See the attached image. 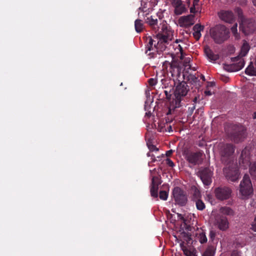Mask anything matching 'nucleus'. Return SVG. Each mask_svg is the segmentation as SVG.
Instances as JSON below:
<instances>
[{
  "instance_id": "nucleus-55",
  "label": "nucleus",
  "mask_w": 256,
  "mask_h": 256,
  "mask_svg": "<svg viewBox=\"0 0 256 256\" xmlns=\"http://www.w3.org/2000/svg\"><path fill=\"white\" fill-rule=\"evenodd\" d=\"M190 108L191 109V111L192 112L195 108V106L194 104V106L192 108Z\"/></svg>"
},
{
  "instance_id": "nucleus-61",
  "label": "nucleus",
  "mask_w": 256,
  "mask_h": 256,
  "mask_svg": "<svg viewBox=\"0 0 256 256\" xmlns=\"http://www.w3.org/2000/svg\"><path fill=\"white\" fill-rule=\"evenodd\" d=\"M178 40H176V43H178Z\"/></svg>"
},
{
  "instance_id": "nucleus-48",
  "label": "nucleus",
  "mask_w": 256,
  "mask_h": 256,
  "mask_svg": "<svg viewBox=\"0 0 256 256\" xmlns=\"http://www.w3.org/2000/svg\"><path fill=\"white\" fill-rule=\"evenodd\" d=\"M180 20H182L183 22H187L188 20V16H182L180 18Z\"/></svg>"
},
{
  "instance_id": "nucleus-54",
  "label": "nucleus",
  "mask_w": 256,
  "mask_h": 256,
  "mask_svg": "<svg viewBox=\"0 0 256 256\" xmlns=\"http://www.w3.org/2000/svg\"><path fill=\"white\" fill-rule=\"evenodd\" d=\"M198 100V97L196 96L192 100V102H194V104L196 103Z\"/></svg>"
},
{
  "instance_id": "nucleus-9",
  "label": "nucleus",
  "mask_w": 256,
  "mask_h": 256,
  "mask_svg": "<svg viewBox=\"0 0 256 256\" xmlns=\"http://www.w3.org/2000/svg\"><path fill=\"white\" fill-rule=\"evenodd\" d=\"M224 175L228 180L232 182L237 181L240 177V172L238 166L236 165L229 166L224 168Z\"/></svg>"
},
{
  "instance_id": "nucleus-38",
  "label": "nucleus",
  "mask_w": 256,
  "mask_h": 256,
  "mask_svg": "<svg viewBox=\"0 0 256 256\" xmlns=\"http://www.w3.org/2000/svg\"><path fill=\"white\" fill-rule=\"evenodd\" d=\"M250 228L254 232H256V214L254 216V220L251 224V226Z\"/></svg>"
},
{
  "instance_id": "nucleus-13",
  "label": "nucleus",
  "mask_w": 256,
  "mask_h": 256,
  "mask_svg": "<svg viewBox=\"0 0 256 256\" xmlns=\"http://www.w3.org/2000/svg\"><path fill=\"white\" fill-rule=\"evenodd\" d=\"M244 128L235 125L232 127V131L230 134L231 138L235 142H239L244 138Z\"/></svg>"
},
{
  "instance_id": "nucleus-49",
  "label": "nucleus",
  "mask_w": 256,
  "mask_h": 256,
  "mask_svg": "<svg viewBox=\"0 0 256 256\" xmlns=\"http://www.w3.org/2000/svg\"><path fill=\"white\" fill-rule=\"evenodd\" d=\"M220 79L224 81V82H228V80H229V78L227 76H220Z\"/></svg>"
},
{
  "instance_id": "nucleus-19",
  "label": "nucleus",
  "mask_w": 256,
  "mask_h": 256,
  "mask_svg": "<svg viewBox=\"0 0 256 256\" xmlns=\"http://www.w3.org/2000/svg\"><path fill=\"white\" fill-rule=\"evenodd\" d=\"M144 19L145 22L150 26L156 32L160 28L157 26L158 19L156 18V16H149L148 15L147 16H146Z\"/></svg>"
},
{
  "instance_id": "nucleus-12",
  "label": "nucleus",
  "mask_w": 256,
  "mask_h": 256,
  "mask_svg": "<svg viewBox=\"0 0 256 256\" xmlns=\"http://www.w3.org/2000/svg\"><path fill=\"white\" fill-rule=\"evenodd\" d=\"M214 193L216 198L222 201L230 197L232 190L227 186H220L215 188Z\"/></svg>"
},
{
  "instance_id": "nucleus-28",
  "label": "nucleus",
  "mask_w": 256,
  "mask_h": 256,
  "mask_svg": "<svg viewBox=\"0 0 256 256\" xmlns=\"http://www.w3.org/2000/svg\"><path fill=\"white\" fill-rule=\"evenodd\" d=\"M135 30L137 32H140L143 30L144 24L142 20L137 19L134 22Z\"/></svg>"
},
{
  "instance_id": "nucleus-53",
  "label": "nucleus",
  "mask_w": 256,
  "mask_h": 256,
  "mask_svg": "<svg viewBox=\"0 0 256 256\" xmlns=\"http://www.w3.org/2000/svg\"><path fill=\"white\" fill-rule=\"evenodd\" d=\"M189 252V255H188V256H198L195 254H194L191 252Z\"/></svg>"
},
{
  "instance_id": "nucleus-31",
  "label": "nucleus",
  "mask_w": 256,
  "mask_h": 256,
  "mask_svg": "<svg viewBox=\"0 0 256 256\" xmlns=\"http://www.w3.org/2000/svg\"><path fill=\"white\" fill-rule=\"evenodd\" d=\"M249 171L252 178L256 180V162L250 164Z\"/></svg>"
},
{
  "instance_id": "nucleus-37",
  "label": "nucleus",
  "mask_w": 256,
  "mask_h": 256,
  "mask_svg": "<svg viewBox=\"0 0 256 256\" xmlns=\"http://www.w3.org/2000/svg\"><path fill=\"white\" fill-rule=\"evenodd\" d=\"M204 28V26L199 24H196L194 26L193 28V30L194 32H200L201 31L203 30Z\"/></svg>"
},
{
  "instance_id": "nucleus-62",
  "label": "nucleus",
  "mask_w": 256,
  "mask_h": 256,
  "mask_svg": "<svg viewBox=\"0 0 256 256\" xmlns=\"http://www.w3.org/2000/svg\"><path fill=\"white\" fill-rule=\"evenodd\" d=\"M172 128L171 126H170V128H169V130H170Z\"/></svg>"
},
{
  "instance_id": "nucleus-36",
  "label": "nucleus",
  "mask_w": 256,
  "mask_h": 256,
  "mask_svg": "<svg viewBox=\"0 0 256 256\" xmlns=\"http://www.w3.org/2000/svg\"><path fill=\"white\" fill-rule=\"evenodd\" d=\"M236 12L237 13L239 18L240 19V20H242V19L246 18L242 14V10L240 8H236Z\"/></svg>"
},
{
  "instance_id": "nucleus-20",
  "label": "nucleus",
  "mask_w": 256,
  "mask_h": 256,
  "mask_svg": "<svg viewBox=\"0 0 256 256\" xmlns=\"http://www.w3.org/2000/svg\"><path fill=\"white\" fill-rule=\"evenodd\" d=\"M204 52L208 58L210 60L216 61L219 58V56L218 54H214L208 46L204 48Z\"/></svg>"
},
{
  "instance_id": "nucleus-32",
  "label": "nucleus",
  "mask_w": 256,
  "mask_h": 256,
  "mask_svg": "<svg viewBox=\"0 0 256 256\" xmlns=\"http://www.w3.org/2000/svg\"><path fill=\"white\" fill-rule=\"evenodd\" d=\"M197 238L200 244H203L206 243L208 241L206 233L204 232H200L197 236Z\"/></svg>"
},
{
  "instance_id": "nucleus-29",
  "label": "nucleus",
  "mask_w": 256,
  "mask_h": 256,
  "mask_svg": "<svg viewBox=\"0 0 256 256\" xmlns=\"http://www.w3.org/2000/svg\"><path fill=\"white\" fill-rule=\"evenodd\" d=\"M220 212L223 214L227 216H233L234 214V210L230 208L228 206L222 207Z\"/></svg>"
},
{
  "instance_id": "nucleus-58",
  "label": "nucleus",
  "mask_w": 256,
  "mask_h": 256,
  "mask_svg": "<svg viewBox=\"0 0 256 256\" xmlns=\"http://www.w3.org/2000/svg\"><path fill=\"white\" fill-rule=\"evenodd\" d=\"M201 78L203 80H205L204 76L203 75H201Z\"/></svg>"
},
{
  "instance_id": "nucleus-16",
  "label": "nucleus",
  "mask_w": 256,
  "mask_h": 256,
  "mask_svg": "<svg viewBox=\"0 0 256 256\" xmlns=\"http://www.w3.org/2000/svg\"><path fill=\"white\" fill-rule=\"evenodd\" d=\"M218 16L222 20L226 22L232 24L235 20L234 16L231 10H220L218 12Z\"/></svg>"
},
{
  "instance_id": "nucleus-51",
  "label": "nucleus",
  "mask_w": 256,
  "mask_h": 256,
  "mask_svg": "<svg viewBox=\"0 0 256 256\" xmlns=\"http://www.w3.org/2000/svg\"><path fill=\"white\" fill-rule=\"evenodd\" d=\"M204 94L206 96H211L212 94V93L210 90H206L204 91Z\"/></svg>"
},
{
  "instance_id": "nucleus-14",
  "label": "nucleus",
  "mask_w": 256,
  "mask_h": 256,
  "mask_svg": "<svg viewBox=\"0 0 256 256\" xmlns=\"http://www.w3.org/2000/svg\"><path fill=\"white\" fill-rule=\"evenodd\" d=\"M214 224L222 231H226L229 227V222L227 218L220 214H217L215 216Z\"/></svg>"
},
{
  "instance_id": "nucleus-7",
  "label": "nucleus",
  "mask_w": 256,
  "mask_h": 256,
  "mask_svg": "<svg viewBox=\"0 0 256 256\" xmlns=\"http://www.w3.org/2000/svg\"><path fill=\"white\" fill-rule=\"evenodd\" d=\"M186 160L192 166L199 165L202 162L203 152L202 150L196 152H184Z\"/></svg>"
},
{
  "instance_id": "nucleus-5",
  "label": "nucleus",
  "mask_w": 256,
  "mask_h": 256,
  "mask_svg": "<svg viewBox=\"0 0 256 256\" xmlns=\"http://www.w3.org/2000/svg\"><path fill=\"white\" fill-rule=\"evenodd\" d=\"M172 4L174 8V14L178 16L188 11V8L190 7V0H172Z\"/></svg>"
},
{
  "instance_id": "nucleus-56",
  "label": "nucleus",
  "mask_w": 256,
  "mask_h": 256,
  "mask_svg": "<svg viewBox=\"0 0 256 256\" xmlns=\"http://www.w3.org/2000/svg\"><path fill=\"white\" fill-rule=\"evenodd\" d=\"M252 118L254 119H256V112H254L252 115Z\"/></svg>"
},
{
  "instance_id": "nucleus-34",
  "label": "nucleus",
  "mask_w": 256,
  "mask_h": 256,
  "mask_svg": "<svg viewBox=\"0 0 256 256\" xmlns=\"http://www.w3.org/2000/svg\"><path fill=\"white\" fill-rule=\"evenodd\" d=\"M160 198L164 200H166L168 198V192L165 190H160L159 194Z\"/></svg>"
},
{
  "instance_id": "nucleus-43",
  "label": "nucleus",
  "mask_w": 256,
  "mask_h": 256,
  "mask_svg": "<svg viewBox=\"0 0 256 256\" xmlns=\"http://www.w3.org/2000/svg\"><path fill=\"white\" fill-rule=\"evenodd\" d=\"M231 256H242V255L240 252L237 250H234L232 252Z\"/></svg>"
},
{
  "instance_id": "nucleus-52",
  "label": "nucleus",
  "mask_w": 256,
  "mask_h": 256,
  "mask_svg": "<svg viewBox=\"0 0 256 256\" xmlns=\"http://www.w3.org/2000/svg\"><path fill=\"white\" fill-rule=\"evenodd\" d=\"M178 46L180 47V53H181V56H180V58L181 59H182V52L183 51L182 50V48L179 45Z\"/></svg>"
},
{
  "instance_id": "nucleus-40",
  "label": "nucleus",
  "mask_w": 256,
  "mask_h": 256,
  "mask_svg": "<svg viewBox=\"0 0 256 256\" xmlns=\"http://www.w3.org/2000/svg\"><path fill=\"white\" fill-rule=\"evenodd\" d=\"M216 236V233L214 230H210L209 234L210 238L212 241H213Z\"/></svg>"
},
{
  "instance_id": "nucleus-41",
  "label": "nucleus",
  "mask_w": 256,
  "mask_h": 256,
  "mask_svg": "<svg viewBox=\"0 0 256 256\" xmlns=\"http://www.w3.org/2000/svg\"><path fill=\"white\" fill-rule=\"evenodd\" d=\"M237 24L236 23L231 28V31L232 32V34H234V35H236V34H237Z\"/></svg>"
},
{
  "instance_id": "nucleus-6",
  "label": "nucleus",
  "mask_w": 256,
  "mask_h": 256,
  "mask_svg": "<svg viewBox=\"0 0 256 256\" xmlns=\"http://www.w3.org/2000/svg\"><path fill=\"white\" fill-rule=\"evenodd\" d=\"M240 192L244 196H248L253 192V188L249 176L245 174L240 184Z\"/></svg>"
},
{
  "instance_id": "nucleus-42",
  "label": "nucleus",
  "mask_w": 256,
  "mask_h": 256,
  "mask_svg": "<svg viewBox=\"0 0 256 256\" xmlns=\"http://www.w3.org/2000/svg\"><path fill=\"white\" fill-rule=\"evenodd\" d=\"M193 36L196 40H198L201 36L200 32H194L193 33Z\"/></svg>"
},
{
  "instance_id": "nucleus-25",
  "label": "nucleus",
  "mask_w": 256,
  "mask_h": 256,
  "mask_svg": "<svg viewBox=\"0 0 256 256\" xmlns=\"http://www.w3.org/2000/svg\"><path fill=\"white\" fill-rule=\"evenodd\" d=\"M195 202L196 208L198 210L202 211L206 208V205L201 198H198L192 200Z\"/></svg>"
},
{
  "instance_id": "nucleus-33",
  "label": "nucleus",
  "mask_w": 256,
  "mask_h": 256,
  "mask_svg": "<svg viewBox=\"0 0 256 256\" xmlns=\"http://www.w3.org/2000/svg\"><path fill=\"white\" fill-rule=\"evenodd\" d=\"M199 0H193L192 6L190 8V12L195 14L196 12V9L198 6Z\"/></svg>"
},
{
  "instance_id": "nucleus-39",
  "label": "nucleus",
  "mask_w": 256,
  "mask_h": 256,
  "mask_svg": "<svg viewBox=\"0 0 256 256\" xmlns=\"http://www.w3.org/2000/svg\"><path fill=\"white\" fill-rule=\"evenodd\" d=\"M149 85L151 86H155L156 84V80L153 78H150L148 80Z\"/></svg>"
},
{
  "instance_id": "nucleus-27",
  "label": "nucleus",
  "mask_w": 256,
  "mask_h": 256,
  "mask_svg": "<svg viewBox=\"0 0 256 256\" xmlns=\"http://www.w3.org/2000/svg\"><path fill=\"white\" fill-rule=\"evenodd\" d=\"M216 249L214 246H208L202 253V256H214Z\"/></svg>"
},
{
  "instance_id": "nucleus-18",
  "label": "nucleus",
  "mask_w": 256,
  "mask_h": 256,
  "mask_svg": "<svg viewBox=\"0 0 256 256\" xmlns=\"http://www.w3.org/2000/svg\"><path fill=\"white\" fill-rule=\"evenodd\" d=\"M239 164L240 166L243 167L244 168H246L248 166L250 167L252 163L250 162V157L246 154V150H242L241 155L239 159Z\"/></svg>"
},
{
  "instance_id": "nucleus-63",
  "label": "nucleus",
  "mask_w": 256,
  "mask_h": 256,
  "mask_svg": "<svg viewBox=\"0 0 256 256\" xmlns=\"http://www.w3.org/2000/svg\"><path fill=\"white\" fill-rule=\"evenodd\" d=\"M172 128L171 126H170V128H169V130H170Z\"/></svg>"
},
{
  "instance_id": "nucleus-59",
  "label": "nucleus",
  "mask_w": 256,
  "mask_h": 256,
  "mask_svg": "<svg viewBox=\"0 0 256 256\" xmlns=\"http://www.w3.org/2000/svg\"><path fill=\"white\" fill-rule=\"evenodd\" d=\"M146 114L148 116H150L151 114V113L150 112H149L148 113L146 112Z\"/></svg>"
},
{
  "instance_id": "nucleus-21",
  "label": "nucleus",
  "mask_w": 256,
  "mask_h": 256,
  "mask_svg": "<svg viewBox=\"0 0 256 256\" xmlns=\"http://www.w3.org/2000/svg\"><path fill=\"white\" fill-rule=\"evenodd\" d=\"M184 80L194 86H196L197 83L200 82L198 77L192 74H188L186 77V74H183Z\"/></svg>"
},
{
  "instance_id": "nucleus-24",
  "label": "nucleus",
  "mask_w": 256,
  "mask_h": 256,
  "mask_svg": "<svg viewBox=\"0 0 256 256\" xmlns=\"http://www.w3.org/2000/svg\"><path fill=\"white\" fill-rule=\"evenodd\" d=\"M245 73L250 76H256V68L254 67L252 62H250L245 70Z\"/></svg>"
},
{
  "instance_id": "nucleus-26",
  "label": "nucleus",
  "mask_w": 256,
  "mask_h": 256,
  "mask_svg": "<svg viewBox=\"0 0 256 256\" xmlns=\"http://www.w3.org/2000/svg\"><path fill=\"white\" fill-rule=\"evenodd\" d=\"M250 46L246 42H244L241 48L240 55L241 57L244 56L246 55L250 50Z\"/></svg>"
},
{
  "instance_id": "nucleus-23",
  "label": "nucleus",
  "mask_w": 256,
  "mask_h": 256,
  "mask_svg": "<svg viewBox=\"0 0 256 256\" xmlns=\"http://www.w3.org/2000/svg\"><path fill=\"white\" fill-rule=\"evenodd\" d=\"M170 72L172 73V76H180V69L178 66L176 64L172 63L170 64Z\"/></svg>"
},
{
  "instance_id": "nucleus-1",
  "label": "nucleus",
  "mask_w": 256,
  "mask_h": 256,
  "mask_svg": "<svg viewBox=\"0 0 256 256\" xmlns=\"http://www.w3.org/2000/svg\"><path fill=\"white\" fill-rule=\"evenodd\" d=\"M161 28L160 32L157 34V38L158 40L156 43V40H154L151 37H149L147 40L148 44L146 46V52L150 51L154 48H156V44H168L170 41L173 39L174 31L170 27L166 21L164 20L160 24Z\"/></svg>"
},
{
  "instance_id": "nucleus-15",
  "label": "nucleus",
  "mask_w": 256,
  "mask_h": 256,
  "mask_svg": "<svg viewBox=\"0 0 256 256\" xmlns=\"http://www.w3.org/2000/svg\"><path fill=\"white\" fill-rule=\"evenodd\" d=\"M233 62H238L236 64L226 66L225 69L228 72H236L240 70L244 66V60L239 56L232 58Z\"/></svg>"
},
{
  "instance_id": "nucleus-10",
  "label": "nucleus",
  "mask_w": 256,
  "mask_h": 256,
  "mask_svg": "<svg viewBox=\"0 0 256 256\" xmlns=\"http://www.w3.org/2000/svg\"><path fill=\"white\" fill-rule=\"evenodd\" d=\"M172 194L176 204L180 206H184L188 202L186 192L179 187H176L172 191Z\"/></svg>"
},
{
  "instance_id": "nucleus-50",
  "label": "nucleus",
  "mask_w": 256,
  "mask_h": 256,
  "mask_svg": "<svg viewBox=\"0 0 256 256\" xmlns=\"http://www.w3.org/2000/svg\"><path fill=\"white\" fill-rule=\"evenodd\" d=\"M173 152V150H169L166 152V156H170Z\"/></svg>"
},
{
  "instance_id": "nucleus-57",
  "label": "nucleus",
  "mask_w": 256,
  "mask_h": 256,
  "mask_svg": "<svg viewBox=\"0 0 256 256\" xmlns=\"http://www.w3.org/2000/svg\"><path fill=\"white\" fill-rule=\"evenodd\" d=\"M252 2L254 5L256 6V0H253Z\"/></svg>"
},
{
  "instance_id": "nucleus-11",
  "label": "nucleus",
  "mask_w": 256,
  "mask_h": 256,
  "mask_svg": "<svg viewBox=\"0 0 256 256\" xmlns=\"http://www.w3.org/2000/svg\"><path fill=\"white\" fill-rule=\"evenodd\" d=\"M213 172L208 168H201L198 172V176L200 178L204 186H208L212 182Z\"/></svg>"
},
{
  "instance_id": "nucleus-3",
  "label": "nucleus",
  "mask_w": 256,
  "mask_h": 256,
  "mask_svg": "<svg viewBox=\"0 0 256 256\" xmlns=\"http://www.w3.org/2000/svg\"><path fill=\"white\" fill-rule=\"evenodd\" d=\"M189 90V86L185 81H182L177 84L174 92V98L172 100L174 108L182 106L183 104L182 102L184 100Z\"/></svg>"
},
{
  "instance_id": "nucleus-44",
  "label": "nucleus",
  "mask_w": 256,
  "mask_h": 256,
  "mask_svg": "<svg viewBox=\"0 0 256 256\" xmlns=\"http://www.w3.org/2000/svg\"><path fill=\"white\" fill-rule=\"evenodd\" d=\"M148 148L152 152H154V151L157 152L158 150V148H157L155 146H154L153 144L148 146Z\"/></svg>"
},
{
  "instance_id": "nucleus-46",
  "label": "nucleus",
  "mask_w": 256,
  "mask_h": 256,
  "mask_svg": "<svg viewBox=\"0 0 256 256\" xmlns=\"http://www.w3.org/2000/svg\"><path fill=\"white\" fill-rule=\"evenodd\" d=\"M178 218L179 220H181L183 223H186V220L182 214H178Z\"/></svg>"
},
{
  "instance_id": "nucleus-35",
  "label": "nucleus",
  "mask_w": 256,
  "mask_h": 256,
  "mask_svg": "<svg viewBox=\"0 0 256 256\" xmlns=\"http://www.w3.org/2000/svg\"><path fill=\"white\" fill-rule=\"evenodd\" d=\"M190 58L188 57L185 58L183 61V65L185 68L188 66V68H190L191 66L190 65Z\"/></svg>"
},
{
  "instance_id": "nucleus-2",
  "label": "nucleus",
  "mask_w": 256,
  "mask_h": 256,
  "mask_svg": "<svg viewBox=\"0 0 256 256\" xmlns=\"http://www.w3.org/2000/svg\"><path fill=\"white\" fill-rule=\"evenodd\" d=\"M210 37L215 43L222 44L230 36V31L224 25L218 24L210 28Z\"/></svg>"
},
{
  "instance_id": "nucleus-17",
  "label": "nucleus",
  "mask_w": 256,
  "mask_h": 256,
  "mask_svg": "<svg viewBox=\"0 0 256 256\" xmlns=\"http://www.w3.org/2000/svg\"><path fill=\"white\" fill-rule=\"evenodd\" d=\"M160 184L161 182L158 176H152L150 190L152 196L154 198H158V186Z\"/></svg>"
},
{
  "instance_id": "nucleus-30",
  "label": "nucleus",
  "mask_w": 256,
  "mask_h": 256,
  "mask_svg": "<svg viewBox=\"0 0 256 256\" xmlns=\"http://www.w3.org/2000/svg\"><path fill=\"white\" fill-rule=\"evenodd\" d=\"M138 10L140 12L138 13V15L140 17L142 16L144 18H145L146 16L149 15L150 10L146 7H140L138 8Z\"/></svg>"
},
{
  "instance_id": "nucleus-45",
  "label": "nucleus",
  "mask_w": 256,
  "mask_h": 256,
  "mask_svg": "<svg viewBox=\"0 0 256 256\" xmlns=\"http://www.w3.org/2000/svg\"><path fill=\"white\" fill-rule=\"evenodd\" d=\"M166 164L172 168L174 166V162L170 158H167L166 160Z\"/></svg>"
},
{
  "instance_id": "nucleus-60",
  "label": "nucleus",
  "mask_w": 256,
  "mask_h": 256,
  "mask_svg": "<svg viewBox=\"0 0 256 256\" xmlns=\"http://www.w3.org/2000/svg\"><path fill=\"white\" fill-rule=\"evenodd\" d=\"M184 250V253L186 254H187V252H186V250Z\"/></svg>"
},
{
  "instance_id": "nucleus-4",
  "label": "nucleus",
  "mask_w": 256,
  "mask_h": 256,
  "mask_svg": "<svg viewBox=\"0 0 256 256\" xmlns=\"http://www.w3.org/2000/svg\"><path fill=\"white\" fill-rule=\"evenodd\" d=\"M235 150L234 146L230 144H222L220 148V154L222 162L228 164L232 160V156Z\"/></svg>"
},
{
  "instance_id": "nucleus-22",
  "label": "nucleus",
  "mask_w": 256,
  "mask_h": 256,
  "mask_svg": "<svg viewBox=\"0 0 256 256\" xmlns=\"http://www.w3.org/2000/svg\"><path fill=\"white\" fill-rule=\"evenodd\" d=\"M192 200L198 198H201L202 194L200 190L195 186H192L190 189Z\"/></svg>"
},
{
  "instance_id": "nucleus-47",
  "label": "nucleus",
  "mask_w": 256,
  "mask_h": 256,
  "mask_svg": "<svg viewBox=\"0 0 256 256\" xmlns=\"http://www.w3.org/2000/svg\"><path fill=\"white\" fill-rule=\"evenodd\" d=\"M164 93L166 96V98L167 99H170V97L172 96V94L170 93V92H168V90H165Z\"/></svg>"
},
{
  "instance_id": "nucleus-8",
  "label": "nucleus",
  "mask_w": 256,
  "mask_h": 256,
  "mask_svg": "<svg viewBox=\"0 0 256 256\" xmlns=\"http://www.w3.org/2000/svg\"><path fill=\"white\" fill-rule=\"evenodd\" d=\"M240 30L246 36L252 34L256 30L254 21L252 18H243L240 24Z\"/></svg>"
}]
</instances>
